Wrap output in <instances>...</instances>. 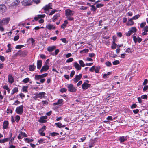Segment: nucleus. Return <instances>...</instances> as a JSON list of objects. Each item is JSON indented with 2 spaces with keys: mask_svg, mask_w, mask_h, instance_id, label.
<instances>
[{
  "mask_svg": "<svg viewBox=\"0 0 148 148\" xmlns=\"http://www.w3.org/2000/svg\"><path fill=\"white\" fill-rule=\"evenodd\" d=\"M143 30L144 32L142 33V34L143 35H146L147 34V32H148V27L146 26L143 29Z\"/></svg>",
  "mask_w": 148,
  "mask_h": 148,
  "instance_id": "23",
  "label": "nucleus"
},
{
  "mask_svg": "<svg viewBox=\"0 0 148 148\" xmlns=\"http://www.w3.org/2000/svg\"><path fill=\"white\" fill-rule=\"evenodd\" d=\"M29 81V78H26L24 79L22 81V82L24 83H27Z\"/></svg>",
  "mask_w": 148,
  "mask_h": 148,
  "instance_id": "41",
  "label": "nucleus"
},
{
  "mask_svg": "<svg viewBox=\"0 0 148 148\" xmlns=\"http://www.w3.org/2000/svg\"><path fill=\"white\" fill-rule=\"evenodd\" d=\"M46 129V126H44L41 129L39 130L38 132L41 136H45V133L43 132Z\"/></svg>",
  "mask_w": 148,
  "mask_h": 148,
  "instance_id": "8",
  "label": "nucleus"
},
{
  "mask_svg": "<svg viewBox=\"0 0 148 148\" xmlns=\"http://www.w3.org/2000/svg\"><path fill=\"white\" fill-rule=\"evenodd\" d=\"M133 20L132 19V18L130 19L127 23V26H130L132 25L134 23V22L132 21Z\"/></svg>",
  "mask_w": 148,
  "mask_h": 148,
  "instance_id": "26",
  "label": "nucleus"
},
{
  "mask_svg": "<svg viewBox=\"0 0 148 148\" xmlns=\"http://www.w3.org/2000/svg\"><path fill=\"white\" fill-rule=\"evenodd\" d=\"M67 88L68 90L71 92H75L77 90L75 88L72 84H67Z\"/></svg>",
  "mask_w": 148,
  "mask_h": 148,
  "instance_id": "3",
  "label": "nucleus"
},
{
  "mask_svg": "<svg viewBox=\"0 0 148 148\" xmlns=\"http://www.w3.org/2000/svg\"><path fill=\"white\" fill-rule=\"evenodd\" d=\"M42 61L41 60H38L37 61V66L38 69H40L42 66Z\"/></svg>",
  "mask_w": 148,
  "mask_h": 148,
  "instance_id": "17",
  "label": "nucleus"
},
{
  "mask_svg": "<svg viewBox=\"0 0 148 148\" xmlns=\"http://www.w3.org/2000/svg\"><path fill=\"white\" fill-rule=\"evenodd\" d=\"M23 106L22 105L17 107L16 110V112L18 114H22L23 112Z\"/></svg>",
  "mask_w": 148,
  "mask_h": 148,
  "instance_id": "2",
  "label": "nucleus"
},
{
  "mask_svg": "<svg viewBox=\"0 0 148 148\" xmlns=\"http://www.w3.org/2000/svg\"><path fill=\"white\" fill-rule=\"evenodd\" d=\"M79 64L81 66L84 67L85 66V64L82 60H79Z\"/></svg>",
  "mask_w": 148,
  "mask_h": 148,
  "instance_id": "31",
  "label": "nucleus"
},
{
  "mask_svg": "<svg viewBox=\"0 0 148 148\" xmlns=\"http://www.w3.org/2000/svg\"><path fill=\"white\" fill-rule=\"evenodd\" d=\"M57 11V10H54L52 11L49 13V15H51L54 14Z\"/></svg>",
  "mask_w": 148,
  "mask_h": 148,
  "instance_id": "57",
  "label": "nucleus"
},
{
  "mask_svg": "<svg viewBox=\"0 0 148 148\" xmlns=\"http://www.w3.org/2000/svg\"><path fill=\"white\" fill-rule=\"evenodd\" d=\"M91 10L92 11H95L96 10V8L94 5H92L91 6Z\"/></svg>",
  "mask_w": 148,
  "mask_h": 148,
  "instance_id": "56",
  "label": "nucleus"
},
{
  "mask_svg": "<svg viewBox=\"0 0 148 148\" xmlns=\"http://www.w3.org/2000/svg\"><path fill=\"white\" fill-rule=\"evenodd\" d=\"M9 139L8 138H6L3 139H0V143H3L9 140Z\"/></svg>",
  "mask_w": 148,
  "mask_h": 148,
  "instance_id": "32",
  "label": "nucleus"
},
{
  "mask_svg": "<svg viewBox=\"0 0 148 148\" xmlns=\"http://www.w3.org/2000/svg\"><path fill=\"white\" fill-rule=\"evenodd\" d=\"M36 68V66L34 65V64L32 65H30L29 66V69L30 71H34Z\"/></svg>",
  "mask_w": 148,
  "mask_h": 148,
  "instance_id": "24",
  "label": "nucleus"
},
{
  "mask_svg": "<svg viewBox=\"0 0 148 148\" xmlns=\"http://www.w3.org/2000/svg\"><path fill=\"white\" fill-rule=\"evenodd\" d=\"M56 48V47L55 46H49L48 47L47 50L49 52H51L55 50Z\"/></svg>",
  "mask_w": 148,
  "mask_h": 148,
  "instance_id": "18",
  "label": "nucleus"
},
{
  "mask_svg": "<svg viewBox=\"0 0 148 148\" xmlns=\"http://www.w3.org/2000/svg\"><path fill=\"white\" fill-rule=\"evenodd\" d=\"M47 118L46 116H43L41 117L38 121L40 123H45L46 121V119Z\"/></svg>",
  "mask_w": 148,
  "mask_h": 148,
  "instance_id": "19",
  "label": "nucleus"
},
{
  "mask_svg": "<svg viewBox=\"0 0 148 148\" xmlns=\"http://www.w3.org/2000/svg\"><path fill=\"white\" fill-rule=\"evenodd\" d=\"M30 0H23L22 3L24 5H31V4L30 3Z\"/></svg>",
  "mask_w": 148,
  "mask_h": 148,
  "instance_id": "20",
  "label": "nucleus"
},
{
  "mask_svg": "<svg viewBox=\"0 0 148 148\" xmlns=\"http://www.w3.org/2000/svg\"><path fill=\"white\" fill-rule=\"evenodd\" d=\"M104 6V5L101 4H97L96 5V7L97 8H99L101 7Z\"/></svg>",
  "mask_w": 148,
  "mask_h": 148,
  "instance_id": "59",
  "label": "nucleus"
},
{
  "mask_svg": "<svg viewBox=\"0 0 148 148\" xmlns=\"http://www.w3.org/2000/svg\"><path fill=\"white\" fill-rule=\"evenodd\" d=\"M88 51L89 50L88 49H84L83 50H81L80 52V53H87L88 52Z\"/></svg>",
  "mask_w": 148,
  "mask_h": 148,
  "instance_id": "43",
  "label": "nucleus"
},
{
  "mask_svg": "<svg viewBox=\"0 0 148 148\" xmlns=\"http://www.w3.org/2000/svg\"><path fill=\"white\" fill-rule=\"evenodd\" d=\"M82 77V75L79 74V75H77L75 76V77L73 79V81L75 83H77L79 81Z\"/></svg>",
  "mask_w": 148,
  "mask_h": 148,
  "instance_id": "11",
  "label": "nucleus"
},
{
  "mask_svg": "<svg viewBox=\"0 0 148 148\" xmlns=\"http://www.w3.org/2000/svg\"><path fill=\"white\" fill-rule=\"evenodd\" d=\"M8 81L11 84H12L14 82V79L13 78L11 75H9L8 76Z\"/></svg>",
  "mask_w": 148,
  "mask_h": 148,
  "instance_id": "25",
  "label": "nucleus"
},
{
  "mask_svg": "<svg viewBox=\"0 0 148 148\" xmlns=\"http://www.w3.org/2000/svg\"><path fill=\"white\" fill-rule=\"evenodd\" d=\"M136 32V29L135 27H132L130 29V30L126 33V35L127 36H130L133 33Z\"/></svg>",
  "mask_w": 148,
  "mask_h": 148,
  "instance_id": "4",
  "label": "nucleus"
},
{
  "mask_svg": "<svg viewBox=\"0 0 148 148\" xmlns=\"http://www.w3.org/2000/svg\"><path fill=\"white\" fill-rule=\"evenodd\" d=\"M67 19L69 21H73L74 18L71 16H66Z\"/></svg>",
  "mask_w": 148,
  "mask_h": 148,
  "instance_id": "45",
  "label": "nucleus"
},
{
  "mask_svg": "<svg viewBox=\"0 0 148 148\" xmlns=\"http://www.w3.org/2000/svg\"><path fill=\"white\" fill-rule=\"evenodd\" d=\"M100 69V67L99 66H97L95 67V73H98Z\"/></svg>",
  "mask_w": 148,
  "mask_h": 148,
  "instance_id": "40",
  "label": "nucleus"
},
{
  "mask_svg": "<svg viewBox=\"0 0 148 148\" xmlns=\"http://www.w3.org/2000/svg\"><path fill=\"white\" fill-rule=\"evenodd\" d=\"M23 137H27V135L25 133L23 132H22L21 131L18 137V138L19 139H21Z\"/></svg>",
  "mask_w": 148,
  "mask_h": 148,
  "instance_id": "13",
  "label": "nucleus"
},
{
  "mask_svg": "<svg viewBox=\"0 0 148 148\" xmlns=\"http://www.w3.org/2000/svg\"><path fill=\"white\" fill-rule=\"evenodd\" d=\"M59 50L58 49H57L55 51V52L54 54L53 55L55 56H56L59 53Z\"/></svg>",
  "mask_w": 148,
  "mask_h": 148,
  "instance_id": "63",
  "label": "nucleus"
},
{
  "mask_svg": "<svg viewBox=\"0 0 148 148\" xmlns=\"http://www.w3.org/2000/svg\"><path fill=\"white\" fill-rule=\"evenodd\" d=\"M20 119V116L18 115H17L15 117V121L17 122H18Z\"/></svg>",
  "mask_w": 148,
  "mask_h": 148,
  "instance_id": "54",
  "label": "nucleus"
},
{
  "mask_svg": "<svg viewBox=\"0 0 148 148\" xmlns=\"http://www.w3.org/2000/svg\"><path fill=\"white\" fill-rule=\"evenodd\" d=\"M105 64L108 67H110L112 65L111 63L109 61L106 62L105 63Z\"/></svg>",
  "mask_w": 148,
  "mask_h": 148,
  "instance_id": "42",
  "label": "nucleus"
},
{
  "mask_svg": "<svg viewBox=\"0 0 148 148\" xmlns=\"http://www.w3.org/2000/svg\"><path fill=\"white\" fill-rule=\"evenodd\" d=\"M73 66L77 70H79L81 69V67L77 62H74Z\"/></svg>",
  "mask_w": 148,
  "mask_h": 148,
  "instance_id": "15",
  "label": "nucleus"
},
{
  "mask_svg": "<svg viewBox=\"0 0 148 148\" xmlns=\"http://www.w3.org/2000/svg\"><path fill=\"white\" fill-rule=\"evenodd\" d=\"M140 17V15L139 14H137L133 16L132 18L133 20L137 19Z\"/></svg>",
  "mask_w": 148,
  "mask_h": 148,
  "instance_id": "46",
  "label": "nucleus"
},
{
  "mask_svg": "<svg viewBox=\"0 0 148 148\" xmlns=\"http://www.w3.org/2000/svg\"><path fill=\"white\" fill-rule=\"evenodd\" d=\"M41 103L44 106H45V105H47L48 103V101L47 100H43L41 102Z\"/></svg>",
  "mask_w": 148,
  "mask_h": 148,
  "instance_id": "37",
  "label": "nucleus"
},
{
  "mask_svg": "<svg viewBox=\"0 0 148 148\" xmlns=\"http://www.w3.org/2000/svg\"><path fill=\"white\" fill-rule=\"evenodd\" d=\"M75 74V71L74 70H72L70 73V77H73V76H74Z\"/></svg>",
  "mask_w": 148,
  "mask_h": 148,
  "instance_id": "55",
  "label": "nucleus"
},
{
  "mask_svg": "<svg viewBox=\"0 0 148 148\" xmlns=\"http://www.w3.org/2000/svg\"><path fill=\"white\" fill-rule=\"evenodd\" d=\"M59 134L54 132L51 133V135L52 136H54L58 135Z\"/></svg>",
  "mask_w": 148,
  "mask_h": 148,
  "instance_id": "62",
  "label": "nucleus"
},
{
  "mask_svg": "<svg viewBox=\"0 0 148 148\" xmlns=\"http://www.w3.org/2000/svg\"><path fill=\"white\" fill-rule=\"evenodd\" d=\"M18 88L17 87H15L12 90L11 95H13L14 93L17 92H18Z\"/></svg>",
  "mask_w": 148,
  "mask_h": 148,
  "instance_id": "28",
  "label": "nucleus"
},
{
  "mask_svg": "<svg viewBox=\"0 0 148 148\" xmlns=\"http://www.w3.org/2000/svg\"><path fill=\"white\" fill-rule=\"evenodd\" d=\"M25 140L26 142H27L28 143H29V142H32L33 141V140L32 139H28L27 138H26L25 139Z\"/></svg>",
  "mask_w": 148,
  "mask_h": 148,
  "instance_id": "50",
  "label": "nucleus"
},
{
  "mask_svg": "<svg viewBox=\"0 0 148 148\" xmlns=\"http://www.w3.org/2000/svg\"><path fill=\"white\" fill-rule=\"evenodd\" d=\"M68 22L67 20H65L64 22V23H63L61 26V28L64 29L65 27L66 26V25L68 24Z\"/></svg>",
  "mask_w": 148,
  "mask_h": 148,
  "instance_id": "30",
  "label": "nucleus"
},
{
  "mask_svg": "<svg viewBox=\"0 0 148 148\" xmlns=\"http://www.w3.org/2000/svg\"><path fill=\"white\" fill-rule=\"evenodd\" d=\"M45 139H41L38 140V142L39 144H42L43 143H45V142H44Z\"/></svg>",
  "mask_w": 148,
  "mask_h": 148,
  "instance_id": "61",
  "label": "nucleus"
},
{
  "mask_svg": "<svg viewBox=\"0 0 148 148\" xmlns=\"http://www.w3.org/2000/svg\"><path fill=\"white\" fill-rule=\"evenodd\" d=\"M133 40L134 42L136 43L137 42L140 43L142 40V39L139 37H136V36H134L133 37Z\"/></svg>",
  "mask_w": 148,
  "mask_h": 148,
  "instance_id": "7",
  "label": "nucleus"
},
{
  "mask_svg": "<svg viewBox=\"0 0 148 148\" xmlns=\"http://www.w3.org/2000/svg\"><path fill=\"white\" fill-rule=\"evenodd\" d=\"M55 125L59 128H61L62 127V124L60 123H55Z\"/></svg>",
  "mask_w": 148,
  "mask_h": 148,
  "instance_id": "49",
  "label": "nucleus"
},
{
  "mask_svg": "<svg viewBox=\"0 0 148 148\" xmlns=\"http://www.w3.org/2000/svg\"><path fill=\"white\" fill-rule=\"evenodd\" d=\"M40 57L42 59H45L46 58V56L43 54H41L40 55Z\"/></svg>",
  "mask_w": 148,
  "mask_h": 148,
  "instance_id": "64",
  "label": "nucleus"
},
{
  "mask_svg": "<svg viewBox=\"0 0 148 148\" xmlns=\"http://www.w3.org/2000/svg\"><path fill=\"white\" fill-rule=\"evenodd\" d=\"M59 16V14L55 15L52 18L53 21L55 22Z\"/></svg>",
  "mask_w": 148,
  "mask_h": 148,
  "instance_id": "33",
  "label": "nucleus"
},
{
  "mask_svg": "<svg viewBox=\"0 0 148 148\" xmlns=\"http://www.w3.org/2000/svg\"><path fill=\"white\" fill-rule=\"evenodd\" d=\"M65 12L66 16H72L74 14V11L69 9L66 10Z\"/></svg>",
  "mask_w": 148,
  "mask_h": 148,
  "instance_id": "5",
  "label": "nucleus"
},
{
  "mask_svg": "<svg viewBox=\"0 0 148 148\" xmlns=\"http://www.w3.org/2000/svg\"><path fill=\"white\" fill-rule=\"evenodd\" d=\"M19 39V36L17 35L15 36L14 39V41H16L18 40Z\"/></svg>",
  "mask_w": 148,
  "mask_h": 148,
  "instance_id": "60",
  "label": "nucleus"
},
{
  "mask_svg": "<svg viewBox=\"0 0 148 148\" xmlns=\"http://www.w3.org/2000/svg\"><path fill=\"white\" fill-rule=\"evenodd\" d=\"M8 126V121H5L3 123V128L4 129H7Z\"/></svg>",
  "mask_w": 148,
  "mask_h": 148,
  "instance_id": "22",
  "label": "nucleus"
},
{
  "mask_svg": "<svg viewBox=\"0 0 148 148\" xmlns=\"http://www.w3.org/2000/svg\"><path fill=\"white\" fill-rule=\"evenodd\" d=\"M73 59L72 58H70L67 59L66 61V63H69L72 62L73 61Z\"/></svg>",
  "mask_w": 148,
  "mask_h": 148,
  "instance_id": "47",
  "label": "nucleus"
},
{
  "mask_svg": "<svg viewBox=\"0 0 148 148\" xmlns=\"http://www.w3.org/2000/svg\"><path fill=\"white\" fill-rule=\"evenodd\" d=\"M133 52V50L130 48H127L126 50V52L129 53H131Z\"/></svg>",
  "mask_w": 148,
  "mask_h": 148,
  "instance_id": "36",
  "label": "nucleus"
},
{
  "mask_svg": "<svg viewBox=\"0 0 148 148\" xmlns=\"http://www.w3.org/2000/svg\"><path fill=\"white\" fill-rule=\"evenodd\" d=\"M6 7L4 4L0 5V12L2 13L5 12L6 10Z\"/></svg>",
  "mask_w": 148,
  "mask_h": 148,
  "instance_id": "10",
  "label": "nucleus"
},
{
  "mask_svg": "<svg viewBox=\"0 0 148 148\" xmlns=\"http://www.w3.org/2000/svg\"><path fill=\"white\" fill-rule=\"evenodd\" d=\"M9 20L10 18H8L3 19L2 20H0V24L1 25H5L9 22Z\"/></svg>",
  "mask_w": 148,
  "mask_h": 148,
  "instance_id": "6",
  "label": "nucleus"
},
{
  "mask_svg": "<svg viewBox=\"0 0 148 148\" xmlns=\"http://www.w3.org/2000/svg\"><path fill=\"white\" fill-rule=\"evenodd\" d=\"M40 75H35V79L36 80H38L41 79Z\"/></svg>",
  "mask_w": 148,
  "mask_h": 148,
  "instance_id": "34",
  "label": "nucleus"
},
{
  "mask_svg": "<svg viewBox=\"0 0 148 148\" xmlns=\"http://www.w3.org/2000/svg\"><path fill=\"white\" fill-rule=\"evenodd\" d=\"M27 88H28L27 86H23L22 88L23 92H27Z\"/></svg>",
  "mask_w": 148,
  "mask_h": 148,
  "instance_id": "44",
  "label": "nucleus"
},
{
  "mask_svg": "<svg viewBox=\"0 0 148 148\" xmlns=\"http://www.w3.org/2000/svg\"><path fill=\"white\" fill-rule=\"evenodd\" d=\"M11 45L10 44H8L7 45L8 49L6 51V52L7 53L11 51Z\"/></svg>",
  "mask_w": 148,
  "mask_h": 148,
  "instance_id": "29",
  "label": "nucleus"
},
{
  "mask_svg": "<svg viewBox=\"0 0 148 148\" xmlns=\"http://www.w3.org/2000/svg\"><path fill=\"white\" fill-rule=\"evenodd\" d=\"M20 1L19 0H16L12 3V5L13 6H17L20 3Z\"/></svg>",
  "mask_w": 148,
  "mask_h": 148,
  "instance_id": "27",
  "label": "nucleus"
},
{
  "mask_svg": "<svg viewBox=\"0 0 148 148\" xmlns=\"http://www.w3.org/2000/svg\"><path fill=\"white\" fill-rule=\"evenodd\" d=\"M63 101V100L62 99H59L58 100L57 102H56L55 103H54V105H56L61 104L62 103Z\"/></svg>",
  "mask_w": 148,
  "mask_h": 148,
  "instance_id": "35",
  "label": "nucleus"
},
{
  "mask_svg": "<svg viewBox=\"0 0 148 148\" xmlns=\"http://www.w3.org/2000/svg\"><path fill=\"white\" fill-rule=\"evenodd\" d=\"M94 141H92L90 143H89V148H91L92 147H93V146L94 145Z\"/></svg>",
  "mask_w": 148,
  "mask_h": 148,
  "instance_id": "53",
  "label": "nucleus"
},
{
  "mask_svg": "<svg viewBox=\"0 0 148 148\" xmlns=\"http://www.w3.org/2000/svg\"><path fill=\"white\" fill-rule=\"evenodd\" d=\"M3 88L4 89H5V90H7L8 93H10V90L9 88H8V86H7V85H5V86H4L3 87Z\"/></svg>",
  "mask_w": 148,
  "mask_h": 148,
  "instance_id": "38",
  "label": "nucleus"
},
{
  "mask_svg": "<svg viewBox=\"0 0 148 148\" xmlns=\"http://www.w3.org/2000/svg\"><path fill=\"white\" fill-rule=\"evenodd\" d=\"M46 27L49 30H51L52 29H54L56 28V27L55 26L50 24H49L47 25Z\"/></svg>",
  "mask_w": 148,
  "mask_h": 148,
  "instance_id": "21",
  "label": "nucleus"
},
{
  "mask_svg": "<svg viewBox=\"0 0 148 148\" xmlns=\"http://www.w3.org/2000/svg\"><path fill=\"white\" fill-rule=\"evenodd\" d=\"M27 53V52L26 51H24L22 52V56H25Z\"/></svg>",
  "mask_w": 148,
  "mask_h": 148,
  "instance_id": "51",
  "label": "nucleus"
},
{
  "mask_svg": "<svg viewBox=\"0 0 148 148\" xmlns=\"http://www.w3.org/2000/svg\"><path fill=\"white\" fill-rule=\"evenodd\" d=\"M112 73L111 72H109L107 74H105L103 75V78H107V77L108 75H110V74Z\"/></svg>",
  "mask_w": 148,
  "mask_h": 148,
  "instance_id": "39",
  "label": "nucleus"
},
{
  "mask_svg": "<svg viewBox=\"0 0 148 148\" xmlns=\"http://www.w3.org/2000/svg\"><path fill=\"white\" fill-rule=\"evenodd\" d=\"M120 63L119 61L116 60L113 62V64L114 65H116L119 64Z\"/></svg>",
  "mask_w": 148,
  "mask_h": 148,
  "instance_id": "52",
  "label": "nucleus"
},
{
  "mask_svg": "<svg viewBox=\"0 0 148 148\" xmlns=\"http://www.w3.org/2000/svg\"><path fill=\"white\" fill-rule=\"evenodd\" d=\"M46 94V93L44 92H40L39 93H37L33 97V98L35 100H36L44 98Z\"/></svg>",
  "mask_w": 148,
  "mask_h": 148,
  "instance_id": "1",
  "label": "nucleus"
},
{
  "mask_svg": "<svg viewBox=\"0 0 148 148\" xmlns=\"http://www.w3.org/2000/svg\"><path fill=\"white\" fill-rule=\"evenodd\" d=\"M127 140V136H121L119 137V141L120 143L124 142Z\"/></svg>",
  "mask_w": 148,
  "mask_h": 148,
  "instance_id": "14",
  "label": "nucleus"
},
{
  "mask_svg": "<svg viewBox=\"0 0 148 148\" xmlns=\"http://www.w3.org/2000/svg\"><path fill=\"white\" fill-rule=\"evenodd\" d=\"M52 4L51 3H49L48 4L46 5L44 7L43 9L45 11H47L49 9H52Z\"/></svg>",
  "mask_w": 148,
  "mask_h": 148,
  "instance_id": "9",
  "label": "nucleus"
},
{
  "mask_svg": "<svg viewBox=\"0 0 148 148\" xmlns=\"http://www.w3.org/2000/svg\"><path fill=\"white\" fill-rule=\"evenodd\" d=\"M117 45L114 42H113V43L112 44L111 47L113 49H114L116 48Z\"/></svg>",
  "mask_w": 148,
  "mask_h": 148,
  "instance_id": "48",
  "label": "nucleus"
},
{
  "mask_svg": "<svg viewBox=\"0 0 148 148\" xmlns=\"http://www.w3.org/2000/svg\"><path fill=\"white\" fill-rule=\"evenodd\" d=\"M67 89L65 88H62L60 90V91L62 92H66Z\"/></svg>",
  "mask_w": 148,
  "mask_h": 148,
  "instance_id": "58",
  "label": "nucleus"
},
{
  "mask_svg": "<svg viewBox=\"0 0 148 148\" xmlns=\"http://www.w3.org/2000/svg\"><path fill=\"white\" fill-rule=\"evenodd\" d=\"M49 66L48 65H45L42 66V67L40 71V72H42L44 71H45L47 70L49 68Z\"/></svg>",
  "mask_w": 148,
  "mask_h": 148,
  "instance_id": "16",
  "label": "nucleus"
},
{
  "mask_svg": "<svg viewBox=\"0 0 148 148\" xmlns=\"http://www.w3.org/2000/svg\"><path fill=\"white\" fill-rule=\"evenodd\" d=\"M90 86V84L84 82L82 85V88L83 89L85 90L88 88Z\"/></svg>",
  "mask_w": 148,
  "mask_h": 148,
  "instance_id": "12",
  "label": "nucleus"
}]
</instances>
